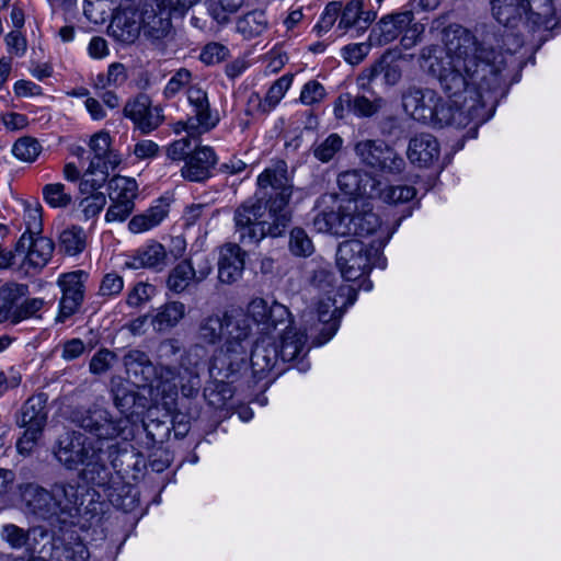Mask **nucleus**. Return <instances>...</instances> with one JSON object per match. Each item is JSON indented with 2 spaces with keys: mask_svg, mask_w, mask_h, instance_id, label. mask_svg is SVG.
<instances>
[{
  "mask_svg": "<svg viewBox=\"0 0 561 561\" xmlns=\"http://www.w3.org/2000/svg\"><path fill=\"white\" fill-rule=\"evenodd\" d=\"M442 34L447 49L465 60V69L471 79L472 90L470 98H465L462 103L455 98L444 100L438 95L430 126L465 128L473 123L468 130L473 138L478 126L491 116V110L486 108L491 96V49L460 24L445 26Z\"/></svg>",
  "mask_w": 561,
  "mask_h": 561,
  "instance_id": "obj_1",
  "label": "nucleus"
},
{
  "mask_svg": "<svg viewBox=\"0 0 561 561\" xmlns=\"http://www.w3.org/2000/svg\"><path fill=\"white\" fill-rule=\"evenodd\" d=\"M54 455L67 469L83 466L80 478L102 492L113 506L126 512L133 508L134 488L122 474L126 447L117 443L105 447L104 443H99L98 446L81 433L67 432L59 436Z\"/></svg>",
  "mask_w": 561,
  "mask_h": 561,
  "instance_id": "obj_2",
  "label": "nucleus"
},
{
  "mask_svg": "<svg viewBox=\"0 0 561 561\" xmlns=\"http://www.w3.org/2000/svg\"><path fill=\"white\" fill-rule=\"evenodd\" d=\"M252 327L241 309L204 316L197 325L199 342L214 345L224 341L209 363L210 377H230L238 373L248 359Z\"/></svg>",
  "mask_w": 561,
  "mask_h": 561,
  "instance_id": "obj_3",
  "label": "nucleus"
},
{
  "mask_svg": "<svg viewBox=\"0 0 561 561\" xmlns=\"http://www.w3.org/2000/svg\"><path fill=\"white\" fill-rule=\"evenodd\" d=\"M356 300L357 289L348 284L341 285L333 296L329 295L319 301L317 313L311 311L304 316L308 317L306 322L317 320L309 328L306 327L304 332L286 325L285 333L277 342L283 364L293 362L302 354L308 334L314 337V345L320 346L329 342L337 332L345 309L353 306Z\"/></svg>",
  "mask_w": 561,
  "mask_h": 561,
  "instance_id": "obj_4",
  "label": "nucleus"
},
{
  "mask_svg": "<svg viewBox=\"0 0 561 561\" xmlns=\"http://www.w3.org/2000/svg\"><path fill=\"white\" fill-rule=\"evenodd\" d=\"M20 492L27 510L51 525L73 526L81 515L83 488L76 481H56L49 490L37 483H25Z\"/></svg>",
  "mask_w": 561,
  "mask_h": 561,
  "instance_id": "obj_5",
  "label": "nucleus"
},
{
  "mask_svg": "<svg viewBox=\"0 0 561 561\" xmlns=\"http://www.w3.org/2000/svg\"><path fill=\"white\" fill-rule=\"evenodd\" d=\"M337 185L347 203L358 198L380 199L389 206H399L412 201L416 190L409 185H387L366 172L350 170L339 174Z\"/></svg>",
  "mask_w": 561,
  "mask_h": 561,
  "instance_id": "obj_6",
  "label": "nucleus"
},
{
  "mask_svg": "<svg viewBox=\"0 0 561 561\" xmlns=\"http://www.w3.org/2000/svg\"><path fill=\"white\" fill-rule=\"evenodd\" d=\"M256 202L242 205V210H284L288 206L294 186L288 178L285 160H276L257 176Z\"/></svg>",
  "mask_w": 561,
  "mask_h": 561,
  "instance_id": "obj_7",
  "label": "nucleus"
},
{
  "mask_svg": "<svg viewBox=\"0 0 561 561\" xmlns=\"http://www.w3.org/2000/svg\"><path fill=\"white\" fill-rule=\"evenodd\" d=\"M72 422L95 435L98 442L94 444L98 446L103 440L121 438L126 443L134 438V425L127 416H114L98 403L73 411Z\"/></svg>",
  "mask_w": 561,
  "mask_h": 561,
  "instance_id": "obj_8",
  "label": "nucleus"
},
{
  "mask_svg": "<svg viewBox=\"0 0 561 561\" xmlns=\"http://www.w3.org/2000/svg\"><path fill=\"white\" fill-rule=\"evenodd\" d=\"M381 253L382 251H375V248L358 239H351L340 243L336 251V265L344 279L357 280L375 266L386 267V259Z\"/></svg>",
  "mask_w": 561,
  "mask_h": 561,
  "instance_id": "obj_9",
  "label": "nucleus"
},
{
  "mask_svg": "<svg viewBox=\"0 0 561 561\" xmlns=\"http://www.w3.org/2000/svg\"><path fill=\"white\" fill-rule=\"evenodd\" d=\"M47 400L46 393H35L22 404L16 414V425L24 428L15 445L22 456H30L42 437L48 417Z\"/></svg>",
  "mask_w": 561,
  "mask_h": 561,
  "instance_id": "obj_10",
  "label": "nucleus"
},
{
  "mask_svg": "<svg viewBox=\"0 0 561 561\" xmlns=\"http://www.w3.org/2000/svg\"><path fill=\"white\" fill-rule=\"evenodd\" d=\"M290 213H236V232L242 243L282 236L289 227Z\"/></svg>",
  "mask_w": 561,
  "mask_h": 561,
  "instance_id": "obj_11",
  "label": "nucleus"
},
{
  "mask_svg": "<svg viewBox=\"0 0 561 561\" xmlns=\"http://www.w3.org/2000/svg\"><path fill=\"white\" fill-rule=\"evenodd\" d=\"M427 62L428 73L437 79L440 89L449 99H456L463 92L467 93L465 98H470L472 84L462 58L446 48L444 57L428 56Z\"/></svg>",
  "mask_w": 561,
  "mask_h": 561,
  "instance_id": "obj_12",
  "label": "nucleus"
},
{
  "mask_svg": "<svg viewBox=\"0 0 561 561\" xmlns=\"http://www.w3.org/2000/svg\"><path fill=\"white\" fill-rule=\"evenodd\" d=\"M192 355L191 351L186 359L193 367H185L184 360L181 363L180 369L169 365L160 367V381L156 385V389L163 399L174 402L179 390L185 398H193L198 393L201 387L198 363L192 362Z\"/></svg>",
  "mask_w": 561,
  "mask_h": 561,
  "instance_id": "obj_13",
  "label": "nucleus"
},
{
  "mask_svg": "<svg viewBox=\"0 0 561 561\" xmlns=\"http://www.w3.org/2000/svg\"><path fill=\"white\" fill-rule=\"evenodd\" d=\"M354 150L363 164L377 172L400 174L405 168L403 157L381 139L360 140Z\"/></svg>",
  "mask_w": 561,
  "mask_h": 561,
  "instance_id": "obj_14",
  "label": "nucleus"
},
{
  "mask_svg": "<svg viewBox=\"0 0 561 561\" xmlns=\"http://www.w3.org/2000/svg\"><path fill=\"white\" fill-rule=\"evenodd\" d=\"M353 236L358 238H370L368 245L375 248V251H382L393 233L399 222L388 219V214L382 213H354Z\"/></svg>",
  "mask_w": 561,
  "mask_h": 561,
  "instance_id": "obj_15",
  "label": "nucleus"
},
{
  "mask_svg": "<svg viewBox=\"0 0 561 561\" xmlns=\"http://www.w3.org/2000/svg\"><path fill=\"white\" fill-rule=\"evenodd\" d=\"M245 316L249 320L252 319L265 336H270L280 325L286 329V325L291 323L290 312L286 306L259 297L249 302Z\"/></svg>",
  "mask_w": 561,
  "mask_h": 561,
  "instance_id": "obj_16",
  "label": "nucleus"
},
{
  "mask_svg": "<svg viewBox=\"0 0 561 561\" xmlns=\"http://www.w3.org/2000/svg\"><path fill=\"white\" fill-rule=\"evenodd\" d=\"M507 30L501 35L503 45L499 56H493V83L497 81L495 77H499V85L501 88V96H505L512 84V70L515 68L516 60L514 54L522 48L524 42L519 34L513 32L514 27L506 26ZM495 95V89L493 88V96Z\"/></svg>",
  "mask_w": 561,
  "mask_h": 561,
  "instance_id": "obj_17",
  "label": "nucleus"
},
{
  "mask_svg": "<svg viewBox=\"0 0 561 561\" xmlns=\"http://www.w3.org/2000/svg\"><path fill=\"white\" fill-rule=\"evenodd\" d=\"M188 104L193 107L194 117L184 123V128L190 131L207 133L219 123L217 111L210 108L207 92L198 85H188L186 90Z\"/></svg>",
  "mask_w": 561,
  "mask_h": 561,
  "instance_id": "obj_18",
  "label": "nucleus"
},
{
  "mask_svg": "<svg viewBox=\"0 0 561 561\" xmlns=\"http://www.w3.org/2000/svg\"><path fill=\"white\" fill-rule=\"evenodd\" d=\"M250 364L253 376L261 380L270 375L278 376L284 371L279 358L278 345L272 336H262L254 344Z\"/></svg>",
  "mask_w": 561,
  "mask_h": 561,
  "instance_id": "obj_19",
  "label": "nucleus"
},
{
  "mask_svg": "<svg viewBox=\"0 0 561 561\" xmlns=\"http://www.w3.org/2000/svg\"><path fill=\"white\" fill-rule=\"evenodd\" d=\"M0 538L13 550H23L24 556L42 553L39 548L47 538V530L39 526L24 529L15 524L8 523L0 527Z\"/></svg>",
  "mask_w": 561,
  "mask_h": 561,
  "instance_id": "obj_20",
  "label": "nucleus"
},
{
  "mask_svg": "<svg viewBox=\"0 0 561 561\" xmlns=\"http://www.w3.org/2000/svg\"><path fill=\"white\" fill-rule=\"evenodd\" d=\"M123 114L142 134H149L157 129L164 119L162 110L158 106L152 107L150 98L145 93H139L134 99L128 100L123 108Z\"/></svg>",
  "mask_w": 561,
  "mask_h": 561,
  "instance_id": "obj_21",
  "label": "nucleus"
},
{
  "mask_svg": "<svg viewBox=\"0 0 561 561\" xmlns=\"http://www.w3.org/2000/svg\"><path fill=\"white\" fill-rule=\"evenodd\" d=\"M126 374L130 381L141 387H154L160 381V367L159 364L154 366L150 360L148 354L140 350H129L123 357Z\"/></svg>",
  "mask_w": 561,
  "mask_h": 561,
  "instance_id": "obj_22",
  "label": "nucleus"
},
{
  "mask_svg": "<svg viewBox=\"0 0 561 561\" xmlns=\"http://www.w3.org/2000/svg\"><path fill=\"white\" fill-rule=\"evenodd\" d=\"M438 93L432 89L409 87L402 93L404 111L414 121L430 125L433 119L435 106H437Z\"/></svg>",
  "mask_w": 561,
  "mask_h": 561,
  "instance_id": "obj_23",
  "label": "nucleus"
},
{
  "mask_svg": "<svg viewBox=\"0 0 561 561\" xmlns=\"http://www.w3.org/2000/svg\"><path fill=\"white\" fill-rule=\"evenodd\" d=\"M402 78V69L392 55L387 53L373 65L366 67L357 77V84L362 90L369 91L371 82L380 79L386 87H393Z\"/></svg>",
  "mask_w": 561,
  "mask_h": 561,
  "instance_id": "obj_24",
  "label": "nucleus"
},
{
  "mask_svg": "<svg viewBox=\"0 0 561 561\" xmlns=\"http://www.w3.org/2000/svg\"><path fill=\"white\" fill-rule=\"evenodd\" d=\"M54 243L45 237L32 239L22 234L16 244V252L23 255L22 266L26 273L42 270L50 260Z\"/></svg>",
  "mask_w": 561,
  "mask_h": 561,
  "instance_id": "obj_25",
  "label": "nucleus"
},
{
  "mask_svg": "<svg viewBox=\"0 0 561 561\" xmlns=\"http://www.w3.org/2000/svg\"><path fill=\"white\" fill-rule=\"evenodd\" d=\"M217 162V154L211 147L199 146L186 157L181 170L182 176L191 182H205L213 175Z\"/></svg>",
  "mask_w": 561,
  "mask_h": 561,
  "instance_id": "obj_26",
  "label": "nucleus"
},
{
  "mask_svg": "<svg viewBox=\"0 0 561 561\" xmlns=\"http://www.w3.org/2000/svg\"><path fill=\"white\" fill-rule=\"evenodd\" d=\"M413 20L412 10L385 15L370 32L369 39L371 44L383 46L391 43L407 30Z\"/></svg>",
  "mask_w": 561,
  "mask_h": 561,
  "instance_id": "obj_27",
  "label": "nucleus"
},
{
  "mask_svg": "<svg viewBox=\"0 0 561 561\" xmlns=\"http://www.w3.org/2000/svg\"><path fill=\"white\" fill-rule=\"evenodd\" d=\"M60 526V534L51 540V558L57 561H85L89 550L73 530H64L67 526Z\"/></svg>",
  "mask_w": 561,
  "mask_h": 561,
  "instance_id": "obj_28",
  "label": "nucleus"
},
{
  "mask_svg": "<svg viewBox=\"0 0 561 561\" xmlns=\"http://www.w3.org/2000/svg\"><path fill=\"white\" fill-rule=\"evenodd\" d=\"M440 146L435 136L428 133H421L409 141L407 156L410 162L420 168H428L438 160Z\"/></svg>",
  "mask_w": 561,
  "mask_h": 561,
  "instance_id": "obj_29",
  "label": "nucleus"
},
{
  "mask_svg": "<svg viewBox=\"0 0 561 561\" xmlns=\"http://www.w3.org/2000/svg\"><path fill=\"white\" fill-rule=\"evenodd\" d=\"M244 270V252L238 244L228 243L220 249L218 278L221 283L237 282Z\"/></svg>",
  "mask_w": 561,
  "mask_h": 561,
  "instance_id": "obj_30",
  "label": "nucleus"
},
{
  "mask_svg": "<svg viewBox=\"0 0 561 561\" xmlns=\"http://www.w3.org/2000/svg\"><path fill=\"white\" fill-rule=\"evenodd\" d=\"M90 149L94 156L90 161L87 173L94 174L100 172L103 174V181L107 180L108 168L114 169L117 165L116 160L111 159V137L106 131H99L94 134L89 142Z\"/></svg>",
  "mask_w": 561,
  "mask_h": 561,
  "instance_id": "obj_31",
  "label": "nucleus"
},
{
  "mask_svg": "<svg viewBox=\"0 0 561 561\" xmlns=\"http://www.w3.org/2000/svg\"><path fill=\"white\" fill-rule=\"evenodd\" d=\"M367 0H350L344 7L339 27L345 30L355 27L357 31H365L376 19L375 5L366 3Z\"/></svg>",
  "mask_w": 561,
  "mask_h": 561,
  "instance_id": "obj_32",
  "label": "nucleus"
},
{
  "mask_svg": "<svg viewBox=\"0 0 561 561\" xmlns=\"http://www.w3.org/2000/svg\"><path fill=\"white\" fill-rule=\"evenodd\" d=\"M354 213H318L313 219L314 229L335 237L353 236Z\"/></svg>",
  "mask_w": 561,
  "mask_h": 561,
  "instance_id": "obj_33",
  "label": "nucleus"
},
{
  "mask_svg": "<svg viewBox=\"0 0 561 561\" xmlns=\"http://www.w3.org/2000/svg\"><path fill=\"white\" fill-rule=\"evenodd\" d=\"M108 197L114 206L124 207V210L134 209V198L137 196L136 180L125 176H114L107 183Z\"/></svg>",
  "mask_w": 561,
  "mask_h": 561,
  "instance_id": "obj_34",
  "label": "nucleus"
},
{
  "mask_svg": "<svg viewBox=\"0 0 561 561\" xmlns=\"http://www.w3.org/2000/svg\"><path fill=\"white\" fill-rule=\"evenodd\" d=\"M27 295L26 284L7 283L0 287V323L8 322L13 325L16 304Z\"/></svg>",
  "mask_w": 561,
  "mask_h": 561,
  "instance_id": "obj_35",
  "label": "nucleus"
},
{
  "mask_svg": "<svg viewBox=\"0 0 561 561\" xmlns=\"http://www.w3.org/2000/svg\"><path fill=\"white\" fill-rule=\"evenodd\" d=\"M165 250L161 243L154 242L137 250L128 256L124 266L130 270L158 267L163 264Z\"/></svg>",
  "mask_w": 561,
  "mask_h": 561,
  "instance_id": "obj_36",
  "label": "nucleus"
},
{
  "mask_svg": "<svg viewBox=\"0 0 561 561\" xmlns=\"http://www.w3.org/2000/svg\"><path fill=\"white\" fill-rule=\"evenodd\" d=\"M525 10V0H493V16L504 26L516 27Z\"/></svg>",
  "mask_w": 561,
  "mask_h": 561,
  "instance_id": "obj_37",
  "label": "nucleus"
},
{
  "mask_svg": "<svg viewBox=\"0 0 561 561\" xmlns=\"http://www.w3.org/2000/svg\"><path fill=\"white\" fill-rule=\"evenodd\" d=\"M185 316V306L180 301H171L161 306L151 320L156 331H165L175 327Z\"/></svg>",
  "mask_w": 561,
  "mask_h": 561,
  "instance_id": "obj_38",
  "label": "nucleus"
},
{
  "mask_svg": "<svg viewBox=\"0 0 561 561\" xmlns=\"http://www.w3.org/2000/svg\"><path fill=\"white\" fill-rule=\"evenodd\" d=\"M524 18L534 26H548L554 16L552 0H525Z\"/></svg>",
  "mask_w": 561,
  "mask_h": 561,
  "instance_id": "obj_39",
  "label": "nucleus"
},
{
  "mask_svg": "<svg viewBox=\"0 0 561 561\" xmlns=\"http://www.w3.org/2000/svg\"><path fill=\"white\" fill-rule=\"evenodd\" d=\"M196 278V272L190 260H184L175 265L167 279V287L175 293H183Z\"/></svg>",
  "mask_w": 561,
  "mask_h": 561,
  "instance_id": "obj_40",
  "label": "nucleus"
},
{
  "mask_svg": "<svg viewBox=\"0 0 561 561\" xmlns=\"http://www.w3.org/2000/svg\"><path fill=\"white\" fill-rule=\"evenodd\" d=\"M88 243L85 231L78 226L66 228L59 236V247L67 255H78L82 253Z\"/></svg>",
  "mask_w": 561,
  "mask_h": 561,
  "instance_id": "obj_41",
  "label": "nucleus"
},
{
  "mask_svg": "<svg viewBox=\"0 0 561 561\" xmlns=\"http://www.w3.org/2000/svg\"><path fill=\"white\" fill-rule=\"evenodd\" d=\"M267 27V20L264 11H251L240 18L237 22V31L244 39H252L260 36Z\"/></svg>",
  "mask_w": 561,
  "mask_h": 561,
  "instance_id": "obj_42",
  "label": "nucleus"
},
{
  "mask_svg": "<svg viewBox=\"0 0 561 561\" xmlns=\"http://www.w3.org/2000/svg\"><path fill=\"white\" fill-rule=\"evenodd\" d=\"M386 103V100L379 95L370 100L363 94H351V113L359 118H369L379 113Z\"/></svg>",
  "mask_w": 561,
  "mask_h": 561,
  "instance_id": "obj_43",
  "label": "nucleus"
},
{
  "mask_svg": "<svg viewBox=\"0 0 561 561\" xmlns=\"http://www.w3.org/2000/svg\"><path fill=\"white\" fill-rule=\"evenodd\" d=\"M213 378L204 389V398L214 409H221L232 398L233 391L228 382Z\"/></svg>",
  "mask_w": 561,
  "mask_h": 561,
  "instance_id": "obj_44",
  "label": "nucleus"
},
{
  "mask_svg": "<svg viewBox=\"0 0 561 561\" xmlns=\"http://www.w3.org/2000/svg\"><path fill=\"white\" fill-rule=\"evenodd\" d=\"M87 273L83 271H75L59 276L58 285L64 295L71 296L83 301L84 280Z\"/></svg>",
  "mask_w": 561,
  "mask_h": 561,
  "instance_id": "obj_45",
  "label": "nucleus"
},
{
  "mask_svg": "<svg viewBox=\"0 0 561 561\" xmlns=\"http://www.w3.org/2000/svg\"><path fill=\"white\" fill-rule=\"evenodd\" d=\"M46 304V300L39 297L25 298L23 301H18L13 325L30 319H41Z\"/></svg>",
  "mask_w": 561,
  "mask_h": 561,
  "instance_id": "obj_46",
  "label": "nucleus"
},
{
  "mask_svg": "<svg viewBox=\"0 0 561 561\" xmlns=\"http://www.w3.org/2000/svg\"><path fill=\"white\" fill-rule=\"evenodd\" d=\"M43 196L51 208H67L72 201L71 194L66 191V186L61 183L46 184L43 187Z\"/></svg>",
  "mask_w": 561,
  "mask_h": 561,
  "instance_id": "obj_47",
  "label": "nucleus"
},
{
  "mask_svg": "<svg viewBox=\"0 0 561 561\" xmlns=\"http://www.w3.org/2000/svg\"><path fill=\"white\" fill-rule=\"evenodd\" d=\"M343 139L337 134H330L322 142L312 149L313 156L319 161L327 163L342 149Z\"/></svg>",
  "mask_w": 561,
  "mask_h": 561,
  "instance_id": "obj_48",
  "label": "nucleus"
},
{
  "mask_svg": "<svg viewBox=\"0 0 561 561\" xmlns=\"http://www.w3.org/2000/svg\"><path fill=\"white\" fill-rule=\"evenodd\" d=\"M142 431L147 437V448L153 447L157 443H162L170 435V426L167 422L154 419L144 421Z\"/></svg>",
  "mask_w": 561,
  "mask_h": 561,
  "instance_id": "obj_49",
  "label": "nucleus"
},
{
  "mask_svg": "<svg viewBox=\"0 0 561 561\" xmlns=\"http://www.w3.org/2000/svg\"><path fill=\"white\" fill-rule=\"evenodd\" d=\"M167 213H140L135 215L128 222V229L133 233H142L159 226L165 218Z\"/></svg>",
  "mask_w": 561,
  "mask_h": 561,
  "instance_id": "obj_50",
  "label": "nucleus"
},
{
  "mask_svg": "<svg viewBox=\"0 0 561 561\" xmlns=\"http://www.w3.org/2000/svg\"><path fill=\"white\" fill-rule=\"evenodd\" d=\"M41 144L32 137H22L15 141L12 148L13 154L23 161L32 162L41 153Z\"/></svg>",
  "mask_w": 561,
  "mask_h": 561,
  "instance_id": "obj_51",
  "label": "nucleus"
},
{
  "mask_svg": "<svg viewBox=\"0 0 561 561\" xmlns=\"http://www.w3.org/2000/svg\"><path fill=\"white\" fill-rule=\"evenodd\" d=\"M244 0H218L210 2L208 11L218 23H227L229 14L237 12L243 4Z\"/></svg>",
  "mask_w": 561,
  "mask_h": 561,
  "instance_id": "obj_52",
  "label": "nucleus"
},
{
  "mask_svg": "<svg viewBox=\"0 0 561 561\" xmlns=\"http://www.w3.org/2000/svg\"><path fill=\"white\" fill-rule=\"evenodd\" d=\"M291 82L293 76L284 75L270 87L264 98L267 110L272 111L280 102L286 91L290 88Z\"/></svg>",
  "mask_w": 561,
  "mask_h": 561,
  "instance_id": "obj_53",
  "label": "nucleus"
},
{
  "mask_svg": "<svg viewBox=\"0 0 561 561\" xmlns=\"http://www.w3.org/2000/svg\"><path fill=\"white\" fill-rule=\"evenodd\" d=\"M289 248L291 253L297 256H309L313 253L312 241L301 228L290 231Z\"/></svg>",
  "mask_w": 561,
  "mask_h": 561,
  "instance_id": "obj_54",
  "label": "nucleus"
},
{
  "mask_svg": "<svg viewBox=\"0 0 561 561\" xmlns=\"http://www.w3.org/2000/svg\"><path fill=\"white\" fill-rule=\"evenodd\" d=\"M192 80V72L186 68H180L169 79L163 95L165 99H173L182 89L187 87Z\"/></svg>",
  "mask_w": 561,
  "mask_h": 561,
  "instance_id": "obj_55",
  "label": "nucleus"
},
{
  "mask_svg": "<svg viewBox=\"0 0 561 561\" xmlns=\"http://www.w3.org/2000/svg\"><path fill=\"white\" fill-rule=\"evenodd\" d=\"M115 359V353L107 348H101L92 356L89 369L93 375L105 374L111 369Z\"/></svg>",
  "mask_w": 561,
  "mask_h": 561,
  "instance_id": "obj_56",
  "label": "nucleus"
},
{
  "mask_svg": "<svg viewBox=\"0 0 561 561\" xmlns=\"http://www.w3.org/2000/svg\"><path fill=\"white\" fill-rule=\"evenodd\" d=\"M199 0H156L160 12L168 13L169 16H183L184 13Z\"/></svg>",
  "mask_w": 561,
  "mask_h": 561,
  "instance_id": "obj_57",
  "label": "nucleus"
},
{
  "mask_svg": "<svg viewBox=\"0 0 561 561\" xmlns=\"http://www.w3.org/2000/svg\"><path fill=\"white\" fill-rule=\"evenodd\" d=\"M229 49L219 43H208L201 53V60L206 65H215L227 58Z\"/></svg>",
  "mask_w": 561,
  "mask_h": 561,
  "instance_id": "obj_58",
  "label": "nucleus"
},
{
  "mask_svg": "<svg viewBox=\"0 0 561 561\" xmlns=\"http://www.w3.org/2000/svg\"><path fill=\"white\" fill-rule=\"evenodd\" d=\"M124 288V279L116 273H107L103 276L99 294L103 297H113L118 294Z\"/></svg>",
  "mask_w": 561,
  "mask_h": 561,
  "instance_id": "obj_59",
  "label": "nucleus"
},
{
  "mask_svg": "<svg viewBox=\"0 0 561 561\" xmlns=\"http://www.w3.org/2000/svg\"><path fill=\"white\" fill-rule=\"evenodd\" d=\"M324 96V87L320 82L311 80L304 85L300 93V101L306 105H312L322 101Z\"/></svg>",
  "mask_w": 561,
  "mask_h": 561,
  "instance_id": "obj_60",
  "label": "nucleus"
},
{
  "mask_svg": "<svg viewBox=\"0 0 561 561\" xmlns=\"http://www.w3.org/2000/svg\"><path fill=\"white\" fill-rule=\"evenodd\" d=\"M346 199L339 193H324L316 202L313 210H346Z\"/></svg>",
  "mask_w": 561,
  "mask_h": 561,
  "instance_id": "obj_61",
  "label": "nucleus"
},
{
  "mask_svg": "<svg viewBox=\"0 0 561 561\" xmlns=\"http://www.w3.org/2000/svg\"><path fill=\"white\" fill-rule=\"evenodd\" d=\"M171 31L170 19L153 16L151 22L145 26V34L152 39H162L168 36Z\"/></svg>",
  "mask_w": 561,
  "mask_h": 561,
  "instance_id": "obj_62",
  "label": "nucleus"
},
{
  "mask_svg": "<svg viewBox=\"0 0 561 561\" xmlns=\"http://www.w3.org/2000/svg\"><path fill=\"white\" fill-rule=\"evenodd\" d=\"M81 304V300L62 294L59 301V312L57 314L56 321L65 322L79 310Z\"/></svg>",
  "mask_w": 561,
  "mask_h": 561,
  "instance_id": "obj_63",
  "label": "nucleus"
},
{
  "mask_svg": "<svg viewBox=\"0 0 561 561\" xmlns=\"http://www.w3.org/2000/svg\"><path fill=\"white\" fill-rule=\"evenodd\" d=\"M152 287L144 283H138L128 293L126 302L129 307H138L150 298Z\"/></svg>",
  "mask_w": 561,
  "mask_h": 561,
  "instance_id": "obj_64",
  "label": "nucleus"
}]
</instances>
